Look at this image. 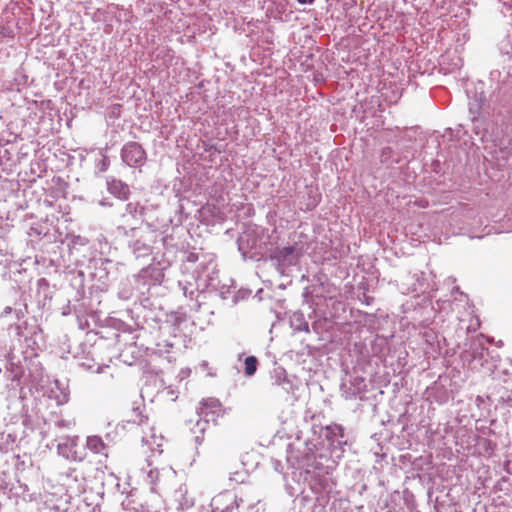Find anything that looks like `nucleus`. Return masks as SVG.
<instances>
[{
    "label": "nucleus",
    "instance_id": "obj_4",
    "mask_svg": "<svg viewBox=\"0 0 512 512\" xmlns=\"http://www.w3.org/2000/svg\"><path fill=\"white\" fill-rule=\"evenodd\" d=\"M244 364H245V368H244L245 375L246 376L254 375L257 370V366H258L257 358L255 356H248L245 359Z\"/></svg>",
    "mask_w": 512,
    "mask_h": 512
},
{
    "label": "nucleus",
    "instance_id": "obj_1",
    "mask_svg": "<svg viewBox=\"0 0 512 512\" xmlns=\"http://www.w3.org/2000/svg\"><path fill=\"white\" fill-rule=\"evenodd\" d=\"M122 158L129 166H136L145 161L146 152L140 144L129 142L123 147Z\"/></svg>",
    "mask_w": 512,
    "mask_h": 512
},
{
    "label": "nucleus",
    "instance_id": "obj_6",
    "mask_svg": "<svg viewBox=\"0 0 512 512\" xmlns=\"http://www.w3.org/2000/svg\"><path fill=\"white\" fill-rule=\"evenodd\" d=\"M295 248L293 246H286L276 250V257L285 260L290 255L294 254Z\"/></svg>",
    "mask_w": 512,
    "mask_h": 512
},
{
    "label": "nucleus",
    "instance_id": "obj_3",
    "mask_svg": "<svg viewBox=\"0 0 512 512\" xmlns=\"http://www.w3.org/2000/svg\"><path fill=\"white\" fill-rule=\"evenodd\" d=\"M108 189L112 194L116 195L119 199L122 200H126L130 193L128 185L117 180H112L109 182Z\"/></svg>",
    "mask_w": 512,
    "mask_h": 512
},
{
    "label": "nucleus",
    "instance_id": "obj_5",
    "mask_svg": "<svg viewBox=\"0 0 512 512\" xmlns=\"http://www.w3.org/2000/svg\"><path fill=\"white\" fill-rule=\"evenodd\" d=\"M87 443L88 447L95 453H101L105 448V444L103 443L102 439L97 436L88 438Z\"/></svg>",
    "mask_w": 512,
    "mask_h": 512
},
{
    "label": "nucleus",
    "instance_id": "obj_9",
    "mask_svg": "<svg viewBox=\"0 0 512 512\" xmlns=\"http://www.w3.org/2000/svg\"><path fill=\"white\" fill-rule=\"evenodd\" d=\"M142 422H143V416L139 415V421L137 423L141 424Z\"/></svg>",
    "mask_w": 512,
    "mask_h": 512
},
{
    "label": "nucleus",
    "instance_id": "obj_2",
    "mask_svg": "<svg viewBox=\"0 0 512 512\" xmlns=\"http://www.w3.org/2000/svg\"><path fill=\"white\" fill-rule=\"evenodd\" d=\"M212 504L216 509L221 511H228L233 509L236 505V495L232 491H223L218 493L212 499Z\"/></svg>",
    "mask_w": 512,
    "mask_h": 512
},
{
    "label": "nucleus",
    "instance_id": "obj_8",
    "mask_svg": "<svg viewBox=\"0 0 512 512\" xmlns=\"http://www.w3.org/2000/svg\"><path fill=\"white\" fill-rule=\"evenodd\" d=\"M297 1H298L300 4H307V3L311 4V3H313V2H314V0H297Z\"/></svg>",
    "mask_w": 512,
    "mask_h": 512
},
{
    "label": "nucleus",
    "instance_id": "obj_7",
    "mask_svg": "<svg viewBox=\"0 0 512 512\" xmlns=\"http://www.w3.org/2000/svg\"><path fill=\"white\" fill-rule=\"evenodd\" d=\"M101 162H102V168H101V170H102V171H104V170H106V169H107V166H108V159H107L106 157H103V159H102V161H101Z\"/></svg>",
    "mask_w": 512,
    "mask_h": 512
}]
</instances>
